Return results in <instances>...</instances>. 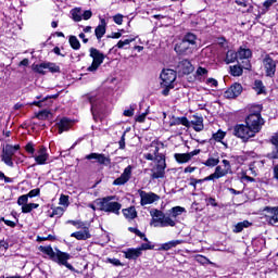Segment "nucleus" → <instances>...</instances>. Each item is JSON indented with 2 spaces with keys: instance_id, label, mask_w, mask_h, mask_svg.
<instances>
[{
  "instance_id": "bf43d9fd",
  "label": "nucleus",
  "mask_w": 278,
  "mask_h": 278,
  "mask_svg": "<svg viewBox=\"0 0 278 278\" xmlns=\"http://www.w3.org/2000/svg\"><path fill=\"white\" fill-rule=\"evenodd\" d=\"M148 114H149V112H144V113L138 115L136 117L137 123H144Z\"/></svg>"
},
{
  "instance_id": "4468645a",
  "label": "nucleus",
  "mask_w": 278,
  "mask_h": 278,
  "mask_svg": "<svg viewBox=\"0 0 278 278\" xmlns=\"http://www.w3.org/2000/svg\"><path fill=\"white\" fill-rule=\"evenodd\" d=\"M242 94V85L236 83L228 90L225 91L226 99H236Z\"/></svg>"
},
{
  "instance_id": "393cba45",
  "label": "nucleus",
  "mask_w": 278,
  "mask_h": 278,
  "mask_svg": "<svg viewBox=\"0 0 278 278\" xmlns=\"http://www.w3.org/2000/svg\"><path fill=\"white\" fill-rule=\"evenodd\" d=\"M178 244H184V240H173L161 245V251H170V249H175Z\"/></svg>"
},
{
  "instance_id": "473e14b6",
  "label": "nucleus",
  "mask_w": 278,
  "mask_h": 278,
  "mask_svg": "<svg viewBox=\"0 0 278 278\" xmlns=\"http://www.w3.org/2000/svg\"><path fill=\"white\" fill-rule=\"evenodd\" d=\"M229 70H230V75H232V77H240V75H242L243 73L242 66L240 65L230 66Z\"/></svg>"
},
{
  "instance_id": "f704fd0d",
  "label": "nucleus",
  "mask_w": 278,
  "mask_h": 278,
  "mask_svg": "<svg viewBox=\"0 0 278 278\" xmlns=\"http://www.w3.org/2000/svg\"><path fill=\"white\" fill-rule=\"evenodd\" d=\"M70 45H71L72 49H75V51L79 50L81 47V43L79 42V39H77L76 36L70 37Z\"/></svg>"
},
{
  "instance_id": "680f3d73",
  "label": "nucleus",
  "mask_w": 278,
  "mask_h": 278,
  "mask_svg": "<svg viewBox=\"0 0 278 278\" xmlns=\"http://www.w3.org/2000/svg\"><path fill=\"white\" fill-rule=\"evenodd\" d=\"M83 18L84 21H90V18H92V11L87 10L83 13Z\"/></svg>"
},
{
  "instance_id": "0e129e2a",
  "label": "nucleus",
  "mask_w": 278,
  "mask_h": 278,
  "mask_svg": "<svg viewBox=\"0 0 278 278\" xmlns=\"http://www.w3.org/2000/svg\"><path fill=\"white\" fill-rule=\"evenodd\" d=\"M222 162L225 166L224 170H227V173H231V164L229 163V161L228 160H223Z\"/></svg>"
},
{
  "instance_id": "09e8293b",
  "label": "nucleus",
  "mask_w": 278,
  "mask_h": 278,
  "mask_svg": "<svg viewBox=\"0 0 278 278\" xmlns=\"http://www.w3.org/2000/svg\"><path fill=\"white\" fill-rule=\"evenodd\" d=\"M28 201H29V195H27V194L21 195L17 199V205H21L23 207V205H27Z\"/></svg>"
},
{
  "instance_id": "2f4dec72",
  "label": "nucleus",
  "mask_w": 278,
  "mask_h": 278,
  "mask_svg": "<svg viewBox=\"0 0 278 278\" xmlns=\"http://www.w3.org/2000/svg\"><path fill=\"white\" fill-rule=\"evenodd\" d=\"M248 227H251V223L249 220L240 222L235 226L233 232L240 233L243 231V229H247Z\"/></svg>"
},
{
  "instance_id": "c85d7f7f",
  "label": "nucleus",
  "mask_w": 278,
  "mask_h": 278,
  "mask_svg": "<svg viewBox=\"0 0 278 278\" xmlns=\"http://www.w3.org/2000/svg\"><path fill=\"white\" fill-rule=\"evenodd\" d=\"M123 214L125 218H129L130 220H134L138 216V212H136V207L130 206L128 208L123 210Z\"/></svg>"
},
{
  "instance_id": "864d4df0",
  "label": "nucleus",
  "mask_w": 278,
  "mask_h": 278,
  "mask_svg": "<svg viewBox=\"0 0 278 278\" xmlns=\"http://www.w3.org/2000/svg\"><path fill=\"white\" fill-rule=\"evenodd\" d=\"M215 173L220 177H225V175H229V172H227L226 169H223V167L217 166L215 168Z\"/></svg>"
},
{
  "instance_id": "a18cd8bd",
  "label": "nucleus",
  "mask_w": 278,
  "mask_h": 278,
  "mask_svg": "<svg viewBox=\"0 0 278 278\" xmlns=\"http://www.w3.org/2000/svg\"><path fill=\"white\" fill-rule=\"evenodd\" d=\"M63 214H64V208H63L62 206H58V207H54V208L52 210V213H51L50 217H51V218H53V216L60 217V216H62Z\"/></svg>"
},
{
  "instance_id": "a211bd4d",
  "label": "nucleus",
  "mask_w": 278,
  "mask_h": 278,
  "mask_svg": "<svg viewBox=\"0 0 278 278\" xmlns=\"http://www.w3.org/2000/svg\"><path fill=\"white\" fill-rule=\"evenodd\" d=\"M49 160V153H47V148H40L35 156L36 164L45 165Z\"/></svg>"
},
{
  "instance_id": "6e6552de",
  "label": "nucleus",
  "mask_w": 278,
  "mask_h": 278,
  "mask_svg": "<svg viewBox=\"0 0 278 278\" xmlns=\"http://www.w3.org/2000/svg\"><path fill=\"white\" fill-rule=\"evenodd\" d=\"M139 197H140V203L142 206L144 205H151L155 203L160 199V195L153 193V192H146L142 190H139Z\"/></svg>"
},
{
  "instance_id": "6ab92c4d",
  "label": "nucleus",
  "mask_w": 278,
  "mask_h": 278,
  "mask_svg": "<svg viewBox=\"0 0 278 278\" xmlns=\"http://www.w3.org/2000/svg\"><path fill=\"white\" fill-rule=\"evenodd\" d=\"M170 127L175 125H184V127H190V121H188V117H176L174 116L169 122Z\"/></svg>"
},
{
  "instance_id": "5fc2aeb1",
  "label": "nucleus",
  "mask_w": 278,
  "mask_h": 278,
  "mask_svg": "<svg viewBox=\"0 0 278 278\" xmlns=\"http://www.w3.org/2000/svg\"><path fill=\"white\" fill-rule=\"evenodd\" d=\"M153 245H150L149 243H142L138 249L140 251V253H142V251H151L153 250Z\"/></svg>"
},
{
  "instance_id": "b1692460",
  "label": "nucleus",
  "mask_w": 278,
  "mask_h": 278,
  "mask_svg": "<svg viewBox=\"0 0 278 278\" xmlns=\"http://www.w3.org/2000/svg\"><path fill=\"white\" fill-rule=\"evenodd\" d=\"M270 142L275 148L269 156L271 157V160H278V134L271 137Z\"/></svg>"
},
{
  "instance_id": "7ed1b4c3",
  "label": "nucleus",
  "mask_w": 278,
  "mask_h": 278,
  "mask_svg": "<svg viewBox=\"0 0 278 278\" xmlns=\"http://www.w3.org/2000/svg\"><path fill=\"white\" fill-rule=\"evenodd\" d=\"M155 162L156 165L151 169V177L153 179H164V175H166V159L164 155H157Z\"/></svg>"
},
{
  "instance_id": "f8f14e48",
  "label": "nucleus",
  "mask_w": 278,
  "mask_h": 278,
  "mask_svg": "<svg viewBox=\"0 0 278 278\" xmlns=\"http://www.w3.org/2000/svg\"><path fill=\"white\" fill-rule=\"evenodd\" d=\"M131 170H132L131 165H128L124 169L123 174L113 181V186H125V184H127V181L131 179Z\"/></svg>"
},
{
  "instance_id": "39448f33",
  "label": "nucleus",
  "mask_w": 278,
  "mask_h": 278,
  "mask_svg": "<svg viewBox=\"0 0 278 278\" xmlns=\"http://www.w3.org/2000/svg\"><path fill=\"white\" fill-rule=\"evenodd\" d=\"M18 149H21V146L18 144H7L2 149L1 160L4 162V164H7V166L14 168V161H12V157H14V154L16 153V151H18Z\"/></svg>"
},
{
  "instance_id": "5701e85b",
  "label": "nucleus",
  "mask_w": 278,
  "mask_h": 278,
  "mask_svg": "<svg viewBox=\"0 0 278 278\" xmlns=\"http://www.w3.org/2000/svg\"><path fill=\"white\" fill-rule=\"evenodd\" d=\"M126 260H138L140 255H142V252L137 249H128L127 251L124 252Z\"/></svg>"
},
{
  "instance_id": "338daca9",
  "label": "nucleus",
  "mask_w": 278,
  "mask_h": 278,
  "mask_svg": "<svg viewBox=\"0 0 278 278\" xmlns=\"http://www.w3.org/2000/svg\"><path fill=\"white\" fill-rule=\"evenodd\" d=\"M278 223V215L269 216V225H277Z\"/></svg>"
},
{
  "instance_id": "13d9d810",
  "label": "nucleus",
  "mask_w": 278,
  "mask_h": 278,
  "mask_svg": "<svg viewBox=\"0 0 278 278\" xmlns=\"http://www.w3.org/2000/svg\"><path fill=\"white\" fill-rule=\"evenodd\" d=\"M113 21L116 25H123V14H116L113 16Z\"/></svg>"
},
{
  "instance_id": "774afa93",
  "label": "nucleus",
  "mask_w": 278,
  "mask_h": 278,
  "mask_svg": "<svg viewBox=\"0 0 278 278\" xmlns=\"http://www.w3.org/2000/svg\"><path fill=\"white\" fill-rule=\"evenodd\" d=\"M26 151H27V153H30V155H34V153H35V149H34V144L33 143H28L27 146H26Z\"/></svg>"
},
{
  "instance_id": "412c9836",
  "label": "nucleus",
  "mask_w": 278,
  "mask_h": 278,
  "mask_svg": "<svg viewBox=\"0 0 278 278\" xmlns=\"http://www.w3.org/2000/svg\"><path fill=\"white\" fill-rule=\"evenodd\" d=\"M189 123H190V125H192L194 131H203V129H204L203 117L193 116V118Z\"/></svg>"
},
{
  "instance_id": "8fccbe9b",
  "label": "nucleus",
  "mask_w": 278,
  "mask_h": 278,
  "mask_svg": "<svg viewBox=\"0 0 278 278\" xmlns=\"http://www.w3.org/2000/svg\"><path fill=\"white\" fill-rule=\"evenodd\" d=\"M49 114L50 112L47 110L40 111L37 115L36 118H38L39 121H46V118H49Z\"/></svg>"
},
{
  "instance_id": "72a5a7b5",
  "label": "nucleus",
  "mask_w": 278,
  "mask_h": 278,
  "mask_svg": "<svg viewBox=\"0 0 278 278\" xmlns=\"http://www.w3.org/2000/svg\"><path fill=\"white\" fill-rule=\"evenodd\" d=\"M37 207H39V205L36 203H27L22 206V212L23 214H29V212L37 210Z\"/></svg>"
},
{
  "instance_id": "1a4fd4ad",
  "label": "nucleus",
  "mask_w": 278,
  "mask_h": 278,
  "mask_svg": "<svg viewBox=\"0 0 278 278\" xmlns=\"http://www.w3.org/2000/svg\"><path fill=\"white\" fill-rule=\"evenodd\" d=\"M161 79L163 85L174 86L175 80L177 79V72L174 70H163L161 73Z\"/></svg>"
},
{
  "instance_id": "49530a36",
  "label": "nucleus",
  "mask_w": 278,
  "mask_h": 278,
  "mask_svg": "<svg viewBox=\"0 0 278 278\" xmlns=\"http://www.w3.org/2000/svg\"><path fill=\"white\" fill-rule=\"evenodd\" d=\"M162 88H164L162 90V94L164 97H168L170 90H173V88H175V85H164V84H161Z\"/></svg>"
},
{
  "instance_id": "58836bf2",
  "label": "nucleus",
  "mask_w": 278,
  "mask_h": 278,
  "mask_svg": "<svg viewBox=\"0 0 278 278\" xmlns=\"http://www.w3.org/2000/svg\"><path fill=\"white\" fill-rule=\"evenodd\" d=\"M184 212H186L185 207L175 206L172 208V216H173V218H177V216H181V214H184Z\"/></svg>"
},
{
  "instance_id": "bb28decb",
  "label": "nucleus",
  "mask_w": 278,
  "mask_h": 278,
  "mask_svg": "<svg viewBox=\"0 0 278 278\" xmlns=\"http://www.w3.org/2000/svg\"><path fill=\"white\" fill-rule=\"evenodd\" d=\"M72 238H76V240H88V238H90V231H88V229H84L73 232Z\"/></svg>"
},
{
  "instance_id": "f257e3e1",
  "label": "nucleus",
  "mask_w": 278,
  "mask_h": 278,
  "mask_svg": "<svg viewBox=\"0 0 278 278\" xmlns=\"http://www.w3.org/2000/svg\"><path fill=\"white\" fill-rule=\"evenodd\" d=\"M42 252L46 253V255H49L52 262L60 264V266H65L66 268H68V270H75V267H73V265L68 263V260H71V254L62 252L60 250H56L55 252L51 247L43 248Z\"/></svg>"
},
{
  "instance_id": "e2e57ef3",
  "label": "nucleus",
  "mask_w": 278,
  "mask_h": 278,
  "mask_svg": "<svg viewBox=\"0 0 278 278\" xmlns=\"http://www.w3.org/2000/svg\"><path fill=\"white\" fill-rule=\"evenodd\" d=\"M109 264H113V266H122L121 260L118 258H108Z\"/></svg>"
},
{
  "instance_id": "aec40b11",
  "label": "nucleus",
  "mask_w": 278,
  "mask_h": 278,
  "mask_svg": "<svg viewBox=\"0 0 278 278\" xmlns=\"http://www.w3.org/2000/svg\"><path fill=\"white\" fill-rule=\"evenodd\" d=\"M106 23H105V18H102L101 20V24H99L96 29H94V34H96V37H97V40H101V38L103 36H105V27H106Z\"/></svg>"
},
{
  "instance_id": "79ce46f5",
  "label": "nucleus",
  "mask_w": 278,
  "mask_h": 278,
  "mask_svg": "<svg viewBox=\"0 0 278 278\" xmlns=\"http://www.w3.org/2000/svg\"><path fill=\"white\" fill-rule=\"evenodd\" d=\"M263 212H266L271 216H278V206H265Z\"/></svg>"
},
{
  "instance_id": "ea45409f",
  "label": "nucleus",
  "mask_w": 278,
  "mask_h": 278,
  "mask_svg": "<svg viewBox=\"0 0 278 278\" xmlns=\"http://www.w3.org/2000/svg\"><path fill=\"white\" fill-rule=\"evenodd\" d=\"M72 18L76 23H79V21H81V9L72 10Z\"/></svg>"
},
{
  "instance_id": "de8ad7c7",
  "label": "nucleus",
  "mask_w": 278,
  "mask_h": 278,
  "mask_svg": "<svg viewBox=\"0 0 278 278\" xmlns=\"http://www.w3.org/2000/svg\"><path fill=\"white\" fill-rule=\"evenodd\" d=\"M136 39H125V40H119L116 45L118 49H123V47H126L127 45H131Z\"/></svg>"
},
{
  "instance_id": "c03bdc74",
  "label": "nucleus",
  "mask_w": 278,
  "mask_h": 278,
  "mask_svg": "<svg viewBox=\"0 0 278 278\" xmlns=\"http://www.w3.org/2000/svg\"><path fill=\"white\" fill-rule=\"evenodd\" d=\"M46 68L50 71V73H60V66L55 63H46Z\"/></svg>"
},
{
  "instance_id": "6e6d98bb",
  "label": "nucleus",
  "mask_w": 278,
  "mask_h": 278,
  "mask_svg": "<svg viewBox=\"0 0 278 278\" xmlns=\"http://www.w3.org/2000/svg\"><path fill=\"white\" fill-rule=\"evenodd\" d=\"M136 104L130 105V109L124 111V116H134Z\"/></svg>"
},
{
  "instance_id": "ddd939ff",
  "label": "nucleus",
  "mask_w": 278,
  "mask_h": 278,
  "mask_svg": "<svg viewBox=\"0 0 278 278\" xmlns=\"http://www.w3.org/2000/svg\"><path fill=\"white\" fill-rule=\"evenodd\" d=\"M150 216H152V219L150 222V225L152 227H161L162 223L164 220V213L160 210H152L150 211Z\"/></svg>"
},
{
  "instance_id": "7c9ffc66",
  "label": "nucleus",
  "mask_w": 278,
  "mask_h": 278,
  "mask_svg": "<svg viewBox=\"0 0 278 278\" xmlns=\"http://www.w3.org/2000/svg\"><path fill=\"white\" fill-rule=\"evenodd\" d=\"M236 60H238V52H236L233 50H228L226 53L225 63L233 64V62H236Z\"/></svg>"
},
{
  "instance_id": "4be33fe9",
  "label": "nucleus",
  "mask_w": 278,
  "mask_h": 278,
  "mask_svg": "<svg viewBox=\"0 0 278 278\" xmlns=\"http://www.w3.org/2000/svg\"><path fill=\"white\" fill-rule=\"evenodd\" d=\"M178 67H180L185 75H188L192 73V71H194V68L192 67V63H190V61L187 59L180 61Z\"/></svg>"
},
{
  "instance_id": "052dcab7",
  "label": "nucleus",
  "mask_w": 278,
  "mask_h": 278,
  "mask_svg": "<svg viewBox=\"0 0 278 278\" xmlns=\"http://www.w3.org/2000/svg\"><path fill=\"white\" fill-rule=\"evenodd\" d=\"M38 194H40V189H33L26 195L30 199H34V197H38Z\"/></svg>"
},
{
  "instance_id": "c9c22d12",
  "label": "nucleus",
  "mask_w": 278,
  "mask_h": 278,
  "mask_svg": "<svg viewBox=\"0 0 278 278\" xmlns=\"http://www.w3.org/2000/svg\"><path fill=\"white\" fill-rule=\"evenodd\" d=\"M160 227H175V220H173V218L164 215L163 222L161 223Z\"/></svg>"
},
{
  "instance_id": "4c0bfd02",
  "label": "nucleus",
  "mask_w": 278,
  "mask_h": 278,
  "mask_svg": "<svg viewBox=\"0 0 278 278\" xmlns=\"http://www.w3.org/2000/svg\"><path fill=\"white\" fill-rule=\"evenodd\" d=\"M48 99H58V94L55 96H47L46 98L39 100V101H34L30 105H36L37 108H43L45 101H47Z\"/></svg>"
},
{
  "instance_id": "423d86ee",
  "label": "nucleus",
  "mask_w": 278,
  "mask_h": 278,
  "mask_svg": "<svg viewBox=\"0 0 278 278\" xmlns=\"http://www.w3.org/2000/svg\"><path fill=\"white\" fill-rule=\"evenodd\" d=\"M233 136H236L237 138H241V140H243V142H247V140H249L250 138H254V131L245 124H237L233 127Z\"/></svg>"
},
{
  "instance_id": "a19ab883",
  "label": "nucleus",
  "mask_w": 278,
  "mask_h": 278,
  "mask_svg": "<svg viewBox=\"0 0 278 278\" xmlns=\"http://www.w3.org/2000/svg\"><path fill=\"white\" fill-rule=\"evenodd\" d=\"M254 90L256 94H262L264 92V84L262 83V80H255Z\"/></svg>"
},
{
  "instance_id": "9b49d317",
  "label": "nucleus",
  "mask_w": 278,
  "mask_h": 278,
  "mask_svg": "<svg viewBox=\"0 0 278 278\" xmlns=\"http://www.w3.org/2000/svg\"><path fill=\"white\" fill-rule=\"evenodd\" d=\"M199 153H201V150H193L189 153H176L174 157L178 164H188V162H190L194 155H199Z\"/></svg>"
},
{
  "instance_id": "3c124183",
  "label": "nucleus",
  "mask_w": 278,
  "mask_h": 278,
  "mask_svg": "<svg viewBox=\"0 0 278 278\" xmlns=\"http://www.w3.org/2000/svg\"><path fill=\"white\" fill-rule=\"evenodd\" d=\"M225 138V132L223 130H218L217 132L213 134V140H216V142H220Z\"/></svg>"
},
{
  "instance_id": "20e7f679",
  "label": "nucleus",
  "mask_w": 278,
  "mask_h": 278,
  "mask_svg": "<svg viewBox=\"0 0 278 278\" xmlns=\"http://www.w3.org/2000/svg\"><path fill=\"white\" fill-rule=\"evenodd\" d=\"M245 125L251 128L255 134L262 131V126L264 125V118H262L261 113H252L245 118Z\"/></svg>"
},
{
  "instance_id": "f03ea898",
  "label": "nucleus",
  "mask_w": 278,
  "mask_h": 278,
  "mask_svg": "<svg viewBox=\"0 0 278 278\" xmlns=\"http://www.w3.org/2000/svg\"><path fill=\"white\" fill-rule=\"evenodd\" d=\"M98 205L101 212H109L111 214H116V216L121 214V207H123L121 203L114 202V197L103 198L102 200H100Z\"/></svg>"
},
{
  "instance_id": "c756f323",
  "label": "nucleus",
  "mask_w": 278,
  "mask_h": 278,
  "mask_svg": "<svg viewBox=\"0 0 278 278\" xmlns=\"http://www.w3.org/2000/svg\"><path fill=\"white\" fill-rule=\"evenodd\" d=\"M237 55L239 60H249L253 53L251 52V49L240 48L237 52Z\"/></svg>"
},
{
  "instance_id": "37998d69",
  "label": "nucleus",
  "mask_w": 278,
  "mask_h": 278,
  "mask_svg": "<svg viewBox=\"0 0 278 278\" xmlns=\"http://www.w3.org/2000/svg\"><path fill=\"white\" fill-rule=\"evenodd\" d=\"M219 163H220V160L208 157L204 163V166L214 167V166H218Z\"/></svg>"
},
{
  "instance_id": "69168bd1",
  "label": "nucleus",
  "mask_w": 278,
  "mask_h": 278,
  "mask_svg": "<svg viewBox=\"0 0 278 278\" xmlns=\"http://www.w3.org/2000/svg\"><path fill=\"white\" fill-rule=\"evenodd\" d=\"M207 73V70L204 67H198L197 70V75H199L200 77H203V75H205Z\"/></svg>"
},
{
  "instance_id": "f3484780",
  "label": "nucleus",
  "mask_w": 278,
  "mask_h": 278,
  "mask_svg": "<svg viewBox=\"0 0 278 278\" xmlns=\"http://www.w3.org/2000/svg\"><path fill=\"white\" fill-rule=\"evenodd\" d=\"M74 122L67 117H63L56 123V127L59 129V134H64V131H68L71 127H73Z\"/></svg>"
},
{
  "instance_id": "0eeeda50",
  "label": "nucleus",
  "mask_w": 278,
  "mask_h": 278,
  "mask_svg": "<svg viewBox=\"0 0 278 278\" xmlns=\"http://www.w3.org/2000/svg\"><path fill=\"white\" fill-rule=\"evenodd\" d=\"M90 58H92V64L87 68L91 73H96L99 70V66L103 64V60H105V54L101 51L97 50V48L90 49Z\"/></svg>"
},
{
  "instance_id": "a878e982",
  "label": "nucleus",
  "mask_w": 278,
  "mask_h": 278,
  "mask_svg": "<svg viewBox=\"0 0 278 278\" xmlns=\"http://www.w3.org/2000/svg\"><path fill=\"white\" fill-rule=\"evenodd\" d=\"M157 155H163V154H160V148H157V146H151L150 152L146 153L144 157L146 160L153 161Z\"/></svg>"
},
{
  "instance_id": "2eb2a0df",
  "label": "nucleus",
  "mask_w": 278,
  "mask_h": 278,
  "mask_svg": "<svg viewBox=\"0 0 278 278\" xmlns=\"http://www.w3.org/2000/svg\"><path fill=\"white\" fill-rule=\"evenodd\" d=\"M175 51L178 53V55H188V53H192V46L182 39L175 46Z\"/></svg>"
},
{
  "instance_id": "603ef678",
  "label": "nucleus",
  "mask_w": 278,
  "mask_h": 278,
  "mask_svg": "<svg viewBox=\"0 0 278 278\" xmlns=\"http://www.w3.org/2000/svg\"><path fill=\"white\" fill-rule=\"evenodd\" d=\"M46 68H47V63H41L40 65L35 66V71L40 75H45Z\"/></svg>"
},
{
  "instance_id": "cd10ccee",
  "label": "nucleus",
  "mask_w": 278,
  "mask_h": 278,
  "mask_svg": "<svg viewBox=\"0 0 278 278\" xmlns=\"http://www.w3.org/2000/svg\"><path fill=\"white\" fill-rule=\"evenodd\" d=\"M184 41H186L190 47H197V35L192 34V33H187L184 38Z\"/></svg>"
},
{
  "instance_id": "dca6fc26",
  "label": "nucleus",
  "mask_w": 278,
  "mask_h": 278,
  "mask_svg": "<svg viewBox=\"0 0 278 278\" xmlns=\"http://www.w3.org/2000/svg\"><path fill=\"white\" fill-rule=\"evenodd\" d=\"M86 160H96L98 164L103 166H108L110 164V157L105 156V154L91 153L86 156Z\"/></svg>"
},
{
  "instance_id": "9d476101",
  "label": "nucleus",
  "mask_w": 278,
  "mask_h": 278,
  "mask_svg": "<svg viewBox=\"0 0 278 278\" xmlns=\"http://www.w3.org/2000/svg\"><path fill=\"white\" fill-rule=\"evenodd\" d=\"M265 73L267 77H275L277 71V61L273 60L270 56H267L263 61Z\"/></svg>"
},
{
  "instance_id": "4d7b16f0",
  "label": "nucleus",
  "mask_w": 278,
  "mask_h": 278,
  "mask_svg": "<svg viewBox=\"0 0 278 278\" xmlns=\"http://www.w3.org/2000/svg\"><path fill=\"white\" fill-rule=\"evenodd\" d=\"M60 205H65L66 207H68V195L62 194L60 197Z\"/></svg>"
},
{
  "instance_id": "e433bc0d",
  "label": "nucleus",
  "mask_w": 278,
  "mask_h": 278,
  "mask_svg": "<svg viewBox=\"0 0 278 278\" xmlns=\"http://www.w3.org/2000/svg\"><path fill=\"white\" fill-rule=\"evenodd\" d=\"M89 102L91 103L92 116L93 118H97V114H99V106H97V103L94 102V97H90Z\"/></svg>"
}]
</instances>
